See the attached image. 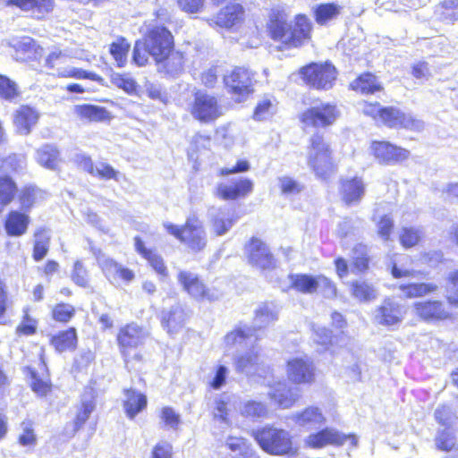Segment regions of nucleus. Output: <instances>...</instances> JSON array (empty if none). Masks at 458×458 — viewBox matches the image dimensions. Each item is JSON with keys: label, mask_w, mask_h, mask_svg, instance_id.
<instances>
[{"label": "nucleus", "mask_w": 458, "mask_h": 458, "mask_svg": "<svg viewBox=\"0 0 458 458\" xmlns=\"http://www.w3.org/2000/svg\"><path fill=\"white\" fill-rule=\"evenodd\" d=\"M286 372L289 380L295 384H310L315 379V367L308 356L289 360Z\"/></svg>", "instance_id": "obj_12"}, {"label": "nucleus", "mask_w": 458, "mask_h": 458, "mask_svg": "<svg viewBox=\"0 0 458 458\" xmlns=\"http://www.w3.org/2000/svg\"><path fill=\"white\" fill-rule=\"evenodd\" d=\"M147 406V397L145 394L133 390H124L123 408L126 415L133 419L138 413L142 411Z\"/></svg>", "instance_id": "obj_32"}, {"label": "nucleus", "mask_w": 458, "mask_h": 458, "mask_svg": "<svg viewBox=\"0 0 458 458\" xmlns=\"http://www.w3.org/2000/svg\"><path fill=\"white\" fill-rule=\"evenodd\" d=\"M346 441H350L352 445H357L355 436L342 435L334 428H327L308 436L305 439V445L311 448H322L328 445H341Z\"/></svg>", "instance_id": "obj_16"}, {"label": "nucleus", "mask_w": 458, "mask_h": 458, "mask_svg": "<svg viewBox=\"0 0 458 458\" xmlns=\"http://www.w3.org/2000/svg\"><path fill=\"white\" fill-rule=\"evenodd\" d=\"M413 310L417 316L426 321L445 319L450 316L442 302L437 301H418L414 303Z\"/></svg>", "instance_id": "obj_24"}, {"label": "nucleus", "mask_w": 458, "mask_h": 458, "mask_svg": "<svg viewBox=\"0 0 458 458\" xmlns=\"http://www.w3.org/2000/svg\"><path fill=\"white\" fill-rule=\"evenodd\" d=\"M245 254L250 265L261 269L274 267V259L267 246L260 240L252 238L245 246Z\"/></svg>", "instance_id": "obj_18"}, {"label": "nucleus", "mask_w": 458, "mask_h": 458, "mask_svg": "<svg viewBox=\"0 0 458 458\" xmlns=\"http://www.w3.org/2000/svg\"><path fill=\"white\" fill-rule=\"evenodd\" d=\"M6 5L16 6L24 12H31L38 19H42L54 8V0H4Z\"/></svg>", "instance_id": "obj_28"}, {"label": "nucleus", "mask_w": 458, "mask_h": 458, "mask_svg": "<svg viewBox=\"0 0 458 458\" xmlns=\"http://www.w3.org/2000/svg\"><path fill=\"white\" fill-rule=\"evenodd\" d=\"M178 281L183 289L198 301H214L219 297L217 292L207 288L199 277L191 272L181 271L178 275Z\"/></svg>", "instance_id": "obj_15"}, {"label": "nucleus", "mask_w": 458, "mask_h": 458, "mask_svg": "<svg viewBox=\"0 0 458 458\" xmlns=\"http://www.w3.org/2000/svg\"><path fill=\"white\" fill-rule=\"evenodd\" d=\"M191 114L199 122L210 123L221 116L222 112L214 96L199 91L195 94Z\"/></svg>", "instance_id": "obj_9"}, {"label": "nucleus", "mask_w": 458, "mask_h": 458, "mask_svg": "<svg viewBox=\"0 0 458 458\" xmlns=\"http://www.w3.org/2000/svg\"><path fill=\"white\" fill-rule=\"evenodd\" d=\"M151 55L148 52L147 44L145 41H136L133 49V62L138 66H143L148 63V56Z\"/></svg>", "instance_id": "obj_61"}, {"label": "nucleus", "mask_w": 458, "mask_h": 458, "mask_svg": "<svg viewBox=\"0 0 458 458\" xmlns=\"http://www.w3.org/2000/svg\"><path fill=\"white\" fill-rule=\"evenodd\" d=\"M253 182L248 178H239L220 182L216 186V195L224 200L245 198L253 191Z\"/></svg>", "instance_id": "obj_17"}, {"label": "nucleus", "mask_w": 458, "mask_h": 458, "mask_svg": "<svg viewBox=\"0 0 458 458\" xmlns=\"http://www.w3.org/2000/svg\"><path fill=\"white\" fill-rule=\"evenodd\" d=\"M236 218L233 213L217 210L211 216L210 232L216 236H223L234 225Z\"/></svg>", "instance_id": "obj_33"}, {"label": "nucleus", "mask_w": 458, "mask_h": 458, "mask_svg": "<svg viewBox=\"0 0 458 458\" xmlns=\"http://www.w3.org/2000/svg\"><path fill=\"white\" fill-rule=\"evenodd\" d=\"M74 161L81 169L91 174L92 176L103 180L114 179L118 181V176L120 174L119 172L114 170L107 163L98 162L94 164L90 157L82 153L77 154L74 157Z\"/></svg>", "instance_id": "obj_19"}, {"label": "nucleus", "mask_w": 458, "mask_h": 458, "mask_svg": "<svg viewBox=\"0 0 458 458\" xmlns=\"http://www.w3.org/2000/svg\"><path fill=\"white\" fill-rule=\"evenodd\" d=\"M442 9L443 20L449 21L458 20V0H445L442 3Z\"/></svg>", "instance_id": "obj_63"}, {"label": "nucleus", "mask_w": 458, "mask_h": 458, "mask_svg": "<svg viewBox=\"0 0 458 458\" xmlns=\"http://www.w3.org/2000/svg\"><path fill=\"white\" fill-rule=\"evenodd\" d=\"M164 227L170 234L194 251H199L207 245L205 229L201 222L195 217L188 218L182 227L168 222L164 223Z\"/></svg>", "instance_id": "obj_5"}, {"label": "nucleus", "mask_w": 458, "mask_h": 458, "mask_svg": "<svg viewBox=\"0 0 458 458\" xmlns=\"http://www.w3.org/2000/svg\"><path fill=\"white\" fill-rule=\"evenodd\" d=\"M73 113L80 119L89 122H102L110 117L109 112L106 108L94 105L74 106Z\"/></svg>", "instance_id": "obj_34"}, {"label": "nucleus", "mask_w": 458, "mask_h": 458, "mask_svg": "<svg viewBox=\"0 0 458 458\" xmlns=\"http://www.w3.org/2000/svg\"><path fill=\"white\" fill-rule=\"evenodd\" d=\"M134 245L137 252L146 259L153 269L160 276H166L167 269L161 256L148 250L140 237H135Z\"/></svg>", "instance_id": "obj_36"}, {"label": "nucleus", "mask_w": 458, "mask_h": 458, "mask_svg": "<svg viewBox=\"0 0 458 458\" xmlns=\"http://www.w3.org/2000/svg\"><path fill=\"white\" fill-rule=\"evenodd\" d=\"M160 418L166 427L173 429H176L180 424V415L171 407H164Z\"/></svg>", "instance_id": "obj_64"}, {"label": "nucleus", "mask_w": 458, "mask_h": 458, "mask_svg": "<svg viewBox=\"0 0 458 458\" xmlns=\"http://www.w3.org/2000/svg\"><path fill=\"white\" fill-rule=\"evenodd\" d=\"M291 282L293 288L303 293H312L319 284H328L325 276L313 277L308 275L291 276Z\"/></svg>", "instance_id": "obj_37"}, {"label": "nucleus", "mask_w": 458, "mask_h": 458, "mask_svg": "<svg viewBox=\"0 0 458 458\" xmlns=\"http://www.w3.org/2000/svg\"><path fill=\"white\" fill-rule=\"evenodd\" d=\"M338 115L339 112L335 105L322 103L303 112L301 120L305 126L327 127L333 124Z\"/></svg>", "instance_id": "obj_10"}, {"label": "nucleus", "mask_w": 458, "mask_h": 458, "mask_svg": "<svg viewBox=\"0 0 458 458\" xmlns=\"http://www.w3.org/2000/svg\"><path fill=\"white\" fill-rule=\"evenodd\" d=\"M111 82L128 93H131L136 89V82L129 74L114 72L111 74Z\"/></svg>", "instance_id": "obj_56"}, {"label": "nucleus", "mask_w": 458, "mask_h": 458, "mask_svg": "<svg viewBox=\"0 0 458 458\" xmlns=\"http://www.w3.org/2000/svg\"><path fill=\"white\" fill-rule=\"evenodd\" d=\"M58 150L51 145H45L37 150L36 159L38 163L48 169H55L58 165Z\"/></svg>", "instance_id": "obj_42"}, {"label": "nucleus", "mask_w": 458, "mask_h": 458, "mask_svg": "<svg viewBox=\"0 0 458 458\" xmlns=\"http://www.w3.org/2000/svg\"><path fill=\"white\" fill-rule=\"evenodd\" d=\"M50 235L46 229H39L35 233L33 258L41 260L48 251Z\"/></svg>", "instance_id": "obj_46"}, {"label": "nucleus", "mask_w": 458, "mask_h": 458, "mask_svg": "<svg viewBox=\"0 0 458 458\" xmlns=\"http://www.w3.org/2000/svg\"><path fill=\"white\" fill-rule=\"evenodd\" d=\"M97 261L106 277L114 284L118 270L122 265L105 254L98 255Z\"/></svg>", "instance_id": "obj_47"}, {"label": "nucleus", "mask_w": 458, "mask_h": 458, "mask_svg": "<svg viewBox=\"0 0 458 458\" xmlns=\"http://www.w3.org/2000/svg\"><path fill=\"white\" fill-rule=\"evenodd\" d=\"M379 122L390 128H405L418 131L424 128V123L422 121L394 107H385L381 113Z\"/></svg>", "instance_id": "obj_14"}, {"label": "nucleus", "mask_w": 458, "mask_h": 458, "mask_svg": "<svg viewBox=\"0 0 458 458\" xmlns=\"http://www.w3.org/2000/svg\"><path fill=\"white\" fill-rule=\"evenodd\" d=\"M268 395L282 409L292 407L300 397L296 388L290 387L284 382L271 386Z\"/></svg>", "instance_id": "obj_26"}, {"label": "nucleus", "mask_w": 458, "mask_h": 458, "mask_svg": "<svg viewBox=\"0 0 458 458\" xmlns=\"http://www.w3.org/2000/svg\"><path fill=\"white\" fill-rule=\"evenodd\" d=\"M278 319V310L273 303H263L259 306L255 310L254 327H251L255 330L256 327L263 328L266 327ZM258 333V331H256Z\"/></svg>", "instance_id": "obj_35"}, {"label": "nucleus", "mask_w": 458, "mask_h": 458, "mask_svg": "<svg viewBox=\"0 0 458 458\" xmlns=\"http://www.w3.org/2000/svg\"><path fill=\"white\" fill-rule=\"evenodd\" d=\"M243 19L242 5L236 2H231L219 11L213 21L217 26L229 29L240 24Z\"/></svg>", "instance_id": "obj_23"}, {"label": "nucleus", "mask_w": 458, "mask_h": 458, "mask_svg": "<svg viewBox=\"0 0 458 458\" xmlns=\"http://www.w3.org/2000/svg\"><path fill=\"white\" fill-rule=\"evenodd\" d=\"M144 41L154 60H160L161 56L174 48L173 35L164 26H154L149 29Z\"/></svg>", "instance_id": "obj_8"}, {"label": "nucleus", "mask_w": 458, "mask_h": 458, "mask_svg": "<svg viewBox=\"0 0 458 458\" xmlns=\"http://www.w3.org/2000/svg\"><path fill=\"white\" fill-rule=\"evenodd\" d=\"M155 61L157 72L164 75L175 77L183 71L184 56L182 52L175 51L174 48L161 56L160 60Z\"/></svg>", "instance_id": "obj_21"}, {"label": "nucleus", "mask_w": 458, "mask_h": 458, "mask_svg": "<svg viewBox=\"0 0 458 458\" xmlns=\"http://www.w3.org/2000/svg\"><path fill=\"white\" fill-rule=\"evenodd\" d=\"M269 33L274 40L289 47L301 46L310 38L311 24L304 15H297L295 23L287 22L284 13H273L268 24Z\"/></svg>", "instance_id": "obj_2"}, {"label": "nucleus", "mask_w": 458, "mask_h": 458, "mask_svg": "<svg viewBox=\"0 0 458 458\" xmlns=\"http://www.w3.org/2000/svg\"><path fill=\"white\" fill-rule=\"evenodd\" d=\"M254 438L263 451L272 455H286L297 453L292 437L287 430L273 426H266L258 429Z\"/></svg>", "instance_id": "obj_3"}, {"label": "nucleus", "mask_w": 458, "mask_h": 458, "mask_svg": "<svg viewBox=\"0 0 458 458\" xmlns=\"http://www.w3.org/2000/svg\"><path fill=\"white\" fill-rule=\"evenodd\" d=\"M308 165L316 176L327 179L335 171V164L332 157V150L322 135L315 134L310 139L308 151Z\"/></svg>", "instance_id": "obj_4"}, {"label": "nucleus", "mask_w": 458, "mask_h": 458, "mask_svg": "<svg viewBox=\"0 0 458 458\" xmlns=\"http://www.w3.org/2000/svg\"><path fill=\"white\" fill-rule=\"evenodd\" d=\"M30 222L28 215L17 210L11 211L4 221V229L9 236H21L27 232Z\"/></svg>", "instance_id": "obj_31"}, {"label": "nucleus", "mask_w": 458, "mask_h": 458, "mask_svg": "<svg viewBox=\"0 0 458 458\" xmlns=\"http://www.w3.org/2000/svg\"><path fill=\"white\" fill-rule=\"evenodd\" d=\"M352 296L360 301H369L377 298V291L366 281H356L352 285Z\"/></svg>", "instance_id": "obj_45"}, {"label": "nucleus", "mask_w": 458, "mask_h": 458, "mask_svg": "<svg viewBox=\"0 0 458 458\" xmlns=\"http://www.w3.org/2000/svg\"><path fill=\"white\" fill-rule=\"evenodd\" d=\"M423 237V231L420 227L403 226L400 233V242L404 248L417 245Z\"/></svg>", "instance_id": "obj_48"}, {"label": "nucleus", "mask_w": 458, "mask_h": 458, "mask_svg": "<svg viewBox=\"0 0 458 458\" xmlns=\"http://www.w3.org/2000/svg\"><path fill=\"white\" fill-rule=\"evenodd\" d=\"M406 312L407 310L403 305L388 298L384 300L375 310L374 318L377 324L382 326H398L402 323Z\"/></svg>", "instance_id": "obj_13"}, {"label": "nucleus", "mask_w": 458, "mask_h": 458, "mask_svg": "<svg viewBox=\"0 0 458 458\" xmlns=\"http://www.w3.org/2000/svg\"><path fill=\"white\" fill-rule=\"evenodd\" d=\"M312 339L314 343L320 345L323 350H328L333 344L331 331L324 327L313 326Z\"/></svg>", "instance_id": "obj_53"}, {"label": "nucleus", "mask_w": 458, "mask_h": 458, "mask_svg": "<svg viewBox=\"0 0 458 458\" xmlns=\"http://www.w3.org/2000/svg\"><path fill=\"white\" fill-rule=\"evenodd\" d=\"M224 81L238 102L253 92L254 74L246 68H235L230 74L225 76Z\"/></svg>", "instance_id": "obj_7"}, {"label": "nucleus", "mask_w": 458, "mask_h": 458, "mask_svg": "<svg viewBox=\"0 0 458 458\" xmlns=\"http://www.w3.org/2000/svg\"><path fill=\"white\" fill-rule=\"evenodd\" d=\"M76 344L77 335L76 330L73 327H71L66 331L60 332L51 338V344L59 352L73 350L76 346Z\"/></svg>", "instance_id": "obj_39"}, {"label": "nucleus", "mask_w": 458, "mask_h": 458, "mask_svg": "<svg viewBox=\"0 0 458 458\" xmlns=\"http://www.w3.org/2000/svg\"><path fill=\"white\" fill-rule=\"evenodd\" d=\"M96 392L92 387H86L81 395V403L77 407L74 419V430H79L89 420L96 407Z\"/></svg>", "instance_id": "obj_27"}, {"label": "nucleus", "mask_w": 458, "mask_h": 458, "mask_svg": "<svg viewBox=\"0 0 458 458\" xmlns=\"http://www.w3.org/2000/svg\"><path fill=\"white\" fill-rule=\"evenodd\" d=\"M412 260L408 255H399L392 262L391 274L394 278H415L420 272L414 270L409 266Z\"/></svg>", "instance_id": "obj_38"}, {"label": "nucleus", "mask_w": 458, "mask_h": 458, "mask_svg": "<svg viewBox=\"0 0 458 458\" xmlns=\"http://www.w3.org/2000/svg\"><path fill=\"white\" fill-rule=\"evenodd\" d=\"M353 264L354 267L359 272H362L368 268L369 258L366 245L358 244L353 248Z\"/></svg>", "instance_id": "obj_54"}, {"label": "nucleus", "mask_w": 458, "mask_h": 458, "mask_svg": "<svg viewBox=\"0 0 458 458\" xmlns=\"http://www.w3.org/2000/svg\"><path fill=\"white\" fill-rule=\"evenodd\" d=\"M226 446L235 453V456H242L251 449L244 438L236 437H229L226 439Z\"/></svg>", "instance_id": "obj_58"}, {"label": "nucleus", "mask_w": 458, "mask_h": 458, "mask_svg": "<svg viewBox=\"0 0 458 458\" xmlns=\"http://www.w3.org/2000/svg\"><path fill=\"white\" fill-rule=\"evenodd\" d=\"M16 192L15 182L8 176H0V213L13 201Z\"/></svg>", "instance_id": "obj_43"}, {"label": "nucleus", "mask_w": 458, "mask_h": 458, "mask_svg": "<svg viewBox=\"0 0 458 458\" xmlns=\"http://www.w3.org/2000/svg\"><path fill=\"white\" fill-rule=\"evenodd\" d=\"M276 112V106L272 100L268 98H263L260 100L253 114V118L257 121L266 120L271 117Z\"/></svg>", "instance_id": "obj_51"}, {"label": "nucleus", "mask_w": 458, "mask_h": 458, "mask_svg": "<svg viewBox=\"0 0 458 458\" xmlns=\"http://www.w3.org/2000/svg\"><path fill=\"white\" fill-rule=\"evenodd\" d=\"M18 96L15 82L5 76L0 75V97L12 100Z\"/></svg>", "instance_id": "obj_60"}, {"label": "nucleus", "mask_w": 458, "mask_h": 458, "mask_svg": "<svg viewBox=\"0 0 458 458\" xmlns=\"http://www.w3.org/2000/svg\"><path fill=\"white\" fill-rule=\"evenodd\" d=\"M39 118L38 112L29 106H20L13 114V125L17 133L28 135L37 124Z\"/></svg>", "instance_id": "obj_22"}, {"label": "nucleus", "mask_w": 458, "mask_h": 458, "mask_svg": "<svg viewBox=\"0 0 458 458\" xmlns=\"http://www.w3.org/2000/svg\"><path fill=\"white\" fill-rule=\"evenodd\" d=\"M278 182L279 188L284 195L297 194L302 190V186L297 181L289 176L279 177Z\"/></svg>", "instance_id": "obj_59"}, {"label": "nucleus", "mask_w": 458, "mask_h": 458, "mask_svg": "<svg viewBox=\"0 0 458 458\" xmlns=\"http://www.w3.org/2000/svg\"><path fill=\"white\" fill-rule=\"evenodd\" d=\"M437 286L433 284H400L399 289L403 293V296L406 298H418L425 296L434 291H436Z\"/></svg>", "instance_id": "obj_44"}, {"label": "nucleus", "mask_w": 458, "mask_h": 458, "mask_svg": "<svg viewBox=\"0 0 458 458\" xmlns=\"http://www.w3.org/2000/svg\"><path fill=\"white\" fill-rule=\"evenodd\" d=\"M187 312L180 304H175L167 311H163L162 326L171 335L177 334L184 326Z\"/></svg>", "instance_id": "obj_29"}, {"label": "nucleus", "mask_w": 458, "mask_h": 458, "mask_svg": "<svg viewBox=\"0 0 458 458\" xmlns=\"http://www.w3.org/2000/svg\"><path fill=\"white\" fill-rule=\"evenodd\" d=\"M242 415L250 418H261L267 415V409L260 402L249 401L241 409Z\"/></svg>", "instance_id": "obj_52"}, {"label": "nucleus", "mask_w": 458, "mask_h": 458, "mask_svg": "<svg viewBox=\"0 0 458 458\" xmlns=\"http://www.w3.org/2000/svg\"><path fill=\"white\" fill-rule=\"evenodd\" d=\"M130 44L123 38L114 42L110 46V54L116 62L118 67H123L126 64Z\"/></svg>", "instance_id": "obj_49"}, {"label": "nucleus", "mask_w": 458, "mask_h": 458, "mask_svg": "<svg viewBox=\"0 0 458 458\" xmlns=\"http://www.w3.org/2000/svg\"><path fill=\"white\" fill-rule=\"evenodd\" d=\"M435 419L444 428H452L457 417L449 406L441 405L435 411Z\"/></svg>", "instance_id": "obj_50"}, {"label": "nucleus", "mask_w": 458, "mask_h": 458, "mask_svg": "<svg viewBox=\"0 0 458 458\" xmlns=\"http://www.w3.org/2000/svg\"><path fill=\"white\" fill-rule=\"evenodd\" d=\"M340 192L347 205L359 203L365 194V184L361 178H345L341 181Z\"/></svg>", "instance_id": "obj_25"}, {"label": "nucleus", "mask_w": 458, "mask_h": 458, "mask_svg": "<svg viewBox=\"0 0 458 458\" xmlns=\"http://www.w3.org/2000/svg\"><path fill=\"white\" fill-rule=\"evenodd\" d=\"M301 73L308 85L318 89L332 88L336 79L335 68L329 64H312L302 68Z\"/></svg>", "instance_id": "obj_6"}, {"label": "nucleus", "mask_w": 458, "mask_h": 458, "mask_svg": "<svg viewBox=\"0 0 458 458\" xmlns=\"http://www.w3.org/2000/svg\"><path fill=\"white\" fill-rule=\"evenodd\" d=\"M351 88L361 94H373L380 91L382 87L377 78L371 73H365L351 83Z\"/></svg>", "instance_id": "obj_40"}, {"label": "nucleus", "mask_w": 458, "mask_h": 458, "mask_svg": "<svg viewBox=\"0 0 458 458\" xmlns=\"http://www.w3.org/2000/svg\"><path fill=\"white\" fill-rule=\"evenodd\" d=\"M259 335L250 326L240 324L233 330L227 333L224 338L227 348L234 346L248 347L249 350L240 352L233 359L235 370L247 377L260 375L263 370V360L260 354L261 349L256 344Z\"/></svg>", "instance_id": "obj_1"}, {"label": "nucleus", "mask_w": 458, "mask_h": 458, "mask_svg": "<svg viewBox=\"0 0 458 458\" xmlns=\"http://www.w3.org/2000/svg\"><path fill=\"white\" fill-rule=\"evenodd\" d=\"M342 6L335 3L318 4L314 9L315 20L319 25H325L335 20L341 13Z\"/></svg>", "instance_id": "obj_41"}, {"label": "nucleus", "mask_w": 458, "mask_h": 458, "mask_svg": "<svg viewBox=\"0 0 458 458\" xmlns=\"http://www.w3.org/2000/svg\"><path fill=\"white\" fill-rule=\"evenodd\" d=\"M374 221L377 224V230L379 237L385 242L388 241L394 228V221L392 217L388 215H384L380 216L378 220L375 216Z\"/></svg>", "instance_id": "obj_55"}, {"label": "nucleus", "mask_w": 458, "mask_h": 458, "mask_svg": "<svg viewBox=\"0 0 458 458\" xmlns=\"http://www.w3.org/2000/svg\"><path fill=\"white\" fill-rule=\"evenodd\" d=\"M75 313L74 308L70 304L61 303L53 310V317L60 322L69 321Z\"/></svg>", "instance_id": "obj_62"}, {"label": "nucleus", "mask_w": 458, "mask_h": 458, "mask_svg": "<svg viewBox=\"0 0 458 458\" xmlns=\"http://www.w3.org/2000/svg\"><path fill=\"white\" fill-rule=\"evenodd\" d=\"M147 337V331L135 323L128 324L120 329L117 340L126 363L130 360V351L142 344Z\"/></svg>", "instance_id": "obj_11"}, {"label": "nucleus", "mask_w": 458, "mask_h": 458, "mask_svg": "<svg viewBox=\"0 0 458 458\" xmlns=\"http://www.w3.org/2000/svg\"><path fill=\"white\" fill-rule=\"evenodd\" d=\"M371 149L375 157L380 162L390 164L401 161L408 157L409 152L402 148H398L387 141H374Z\"/></svg>", "instance_id": "obj_20"}, {"label": "nucleus", "mask_w": 458, "mask_h": 458, "mask_svg": "<svg viewBox=\"0 0 458 458\" xmlns=\"http://www.w3.org/2000/svg\"><path fill=\"white\" fill-rule=\"evenodd\" d=\"M295 424L306 429L319 428L325 422V417L319 408L315 406L307 407L301 412L292 416Z\"/></svg>", "instance_id": "obj_30"}, {"label": "nucleus", "mask_w": 458, "mask_h": 458, "mask_svg": "<svg viewBox=\"0 0 458 458\" xmlns=\"http://www.w3.org/2000/svg\"><path fill=\"white\" fill-rule=\"evenodd\" d=\"M58 76L63 78H74L78 80L89 79L91 81H98L99 77L92 72H89L80 68L67 67L58 71Z\"/></svg>", "instance_id": "obj_57"}]
</instances>
